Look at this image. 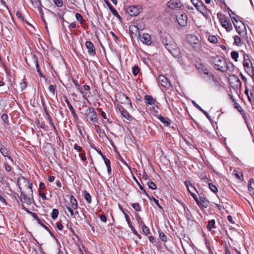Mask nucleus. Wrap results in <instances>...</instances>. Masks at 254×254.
I'll list each match as a JSON object with an SVG mask.
<instances>
[{
    "mask_svg": "<svg viewBox=\"0 0 254 254\" xmlns=\"http://www.w3.org/2000/svg\"><path fill=\"white\" fill-rule=\"evenodd\" d=\"M144 101L147 105H155L157 109H159V103L151 95H145L144 96Z\"/></svg>",
    "mask_w": 254,
    "mask_h": 254,
    "instance_id": "nucleus-14",
    "label": "nucleus"
},
{
    "mask_svg": "<svg viewBox=\"0 0 254 254\" xmlns=\"http://www.w3.org/2000/svg\"><path fill=\"white\" fill-rule=\"evenodd\" d=\"M125 217L126 218V220L127 222V223L128 227L130 228L131 227L133 226L130 222L129 216L126 213H125Z\"/></svg>",
    "mask_w": 254,
    "mask_h": 254,
    "instance_id": "nucleus-62",
    "label": "nucleus"
},
{
    "mask_svg": "<svg viewBox=\"0 0 254 254\" xmlns=\"http://www.w3.org/2000/svg\"><path fill=\"white\" fill-rule=\"evenodd\" d=\"M157 80L158 83L165 88L169 89L172 86L170 81L163 75H159Z\"/></svg>",
    "mask_w": 254,
    "mask_h": 254,
    "instance_id": "nucleus-12",
    "label": "nucleus"
},
{
    "mask_svg": "<svg viewBox=\"0 0 254 254\" xmlns=\"http://www.w3.org/2000/svg\"><path fill=\"white\" fill-rule=\"evenodd\" d=\"M101 157L103 159L106 167L111 166L110 161L108 158H107L105 156H104L103 154H101Z\"/></svg>",
    "mask_w": 254,
    "mask_h": 254,
    "instance_id": "nucleus-53",
    "label": "nucleus"
},
{
    "mask_svg": "<svg viewBox=\"0 0 254 254\" xmlns=\"http://www.w3.org/2000/svg\"><path fill=\"white\" fill-rule=\"evenodd\" d=\"M116 98L118 102L123 104H127L129 105L130 108H132V105L130 99L124 93H118L116 96Z\"/></svg>",
    "mask_w": 254,
    "mask_h": 254,
    "instance_id": "nucleus-7",
    "label": "nucleus"
},
{
    "mask_svg": "<svg viewBox=\"0 0 254 254\" xmlns=\"http://www.w3.org/2000/svg\"><path fill=\"white\" fill-rule=\"evenodd\" d=\"M16 16L20 19L21 21H24V17L22 15V13L20 11H17L16 13Z\"/></svg>",
    "mask_w": 254,
    "mask_h": 254,
    "instance_id": "nucleus-60",
    "label": "nucleus"
},
{
    "mask_svg": "<svg viewBox=\"0 0 254 254\" xmlns=\"http://www.w3.org/2000/svg\"><path fill=\"white\" fill-rule=\"evenodd\" d=\"M239 55L237 51H232L231 53V57L232 59H233L235 62L238 61V59L239 58Z\"/></svg>",
    "mask_w": 254,
    "mask_h": 254,
    "instance_id": "nucleus-43",
    "label": "nucleus"
},
{
    "mask_svg": "<svg viewBox=\"0 0 254 254\" xmlns=\"http://www.w3.org/2000/svg\"><path fill=\"white\" fill-rule=\"evenodd\" d=\"M209 188L214 193H216L218 192V189L217 187L212 183H209L208 184Z\"/></svg>",
    "mask_w": 254,
    "mask_h": 254,
    "instance_id": "nucleus-40",
    "label": "nucleus"
},
{
    "mask_svg": "<svg viewBox=\"0 0 254 254\" xmlns=\"http://www.w3.org/2000/svg\"><path fill=\"white\" fill-rule=\"evenodd\" d=\"M155 117L161 122L165 126L170 127L171 124V121L167 117H163L161 115H155Z\"/></svg>",
    "mask_w": 254,
    "mask_h": 254,
    "instance_id": "nucleus-26",
    "label": "nucleus"
},
{
    "mask_svg": "<svg viewBox=\"0 0 254 254\" xmlns=\"http://www.w3.org/2000/svg\"><path fill=\"white\" fill-rule=\"evenodd\" d=\"M31 2L34 7L42 4L41 0H31Z\"/></svg>",
    "mask_w": 254,
    "mask_h": 254,
    "instance_id": "nucleus-56",
    "label": "nucleus"
},
{
    "mask_svg": "<svg viewBox=\"0 0 254 254\" xmlns=\"http://www.w3.org/2000/svg\"><path fill=\"white\" fill-rule=\"evenodd\" d=\"M140 72V68L138 66L134 65L132 67V72L134 76H136Z\"/></svg>",
    "mask_w": 254,
    "mask_h": 254,
    "instance_id": "nucleus-45",
    "label": "nucleus"
},
{
    "mask_svg": "<svg viewBox=\"0 0 254 254\" xmlns=\"http://www.w3.org/2000/svg\"><path fill=\"white\" fill-rule=\"evenodd\" d=\"M170 54L172 55L173 57L175 58H180L181 57V52L180 50L177 46L175 48H174L171 52H170Z\"/></svg>",
    "mask_w": 254,
    "mask_h": 254,
    "instance_id": "nucleus-34",
    "label": "nucleus"
},
{
    "mask_svg": "<svg viewBox=\"0 0 254 254\" xmlns=\"http://www.w3.org/2000/svg\"><path fill=\"white\" fill-rule=\"evenodd\" d=\"M59 210L58 209L54 208L52 210L51 214V216L53 219H56L59 215Z\"/></svg>",
    "mask_w": 254,
    "mask_h": 254,
    "instance_id": "nucleus-41",
    "label": "nucleus"
},
{
    "mask_svg": "<svg viewBox=\"0 0 254 254\" xmlns=\"http://www.w3.org/2000/svg\"><path fill=\"white\" fill-rule=\"evenodd\" d=\"M129 32L131 38L133 37H139L140 32L138 27L135 25H130L129 26Z\"/></svg>",
    "mask_w": 254,
    "mask_h": 254,
    "instance_id": "nucleus-19",
    "label": "nucleus"
},
{
    "mask_svg": "<svg viewBox=\"0 0 254 254\" xmlns=\"http://www.w3.org/2000/svg\"><path fill=\"white\" fill-rule=\"evenodd\" d=\"M140 40L141 42L146 45H150L151 44V36L147 33H144L141 36L140 35Z\"/></svg>",
    "mask_w": 254,
    "mask_h": 254,
    "instance_id": "nucleus-22",
    "label": "nucleus"
},
{
    "mask_svg": "<svg viewBox=\"0 0 254 254\" xmlns=\"http://www.w3.org/2000/svg\"><path fill=\"white\" fill-rule=\"evenodd\" d=\"M85 45L87 49L88 54L91 56H95L96 55V49L93 43L90 41L85 42Z\"/></svg>",
    "mask_w": 254,
    "mask_h": 254,
    "instance_id": "nucleus-17",
    "label": "nucleus"
},
{
    "mask_svg": "<svg viewBox=\"0 0 254 254\" xmlns=\"http://www.w3.org/2000/svg\"><path fill=\"white\" fill-rule=\"evenodd\" d=\"M148 198L150 200L153 201L155 204L158 207V208L162 210H163V207L160 205L159 201L157 199H156L154 196H150L148 197Z\"/></svg>",
    "mask_w": 254,
    "mask_h": 254,
    "instance_id": "nucleus-39",
    "label": "nucleus"
},
{
    "mask_svg": "<svg viewBox=\"0 0 254 254\" xmlns=\"http://www.w3.org/2000/svg\"><path fill=\"white\" fill-rule=\"evenodd\" d=\"M176 44L173 41L171 43L167 44L166 46H165V48L169 52H171L174 48L177 47Z\"/></svg>",
    "mask_w": 254,
    "mask_h": 254,
    "instance_id": "nucleus-36",
    "label": "nucleus"
},
{
    "mask_svg": "<svg viewBox=\"0 0 254 254\" xmlns=\"http://www.w3.org/2000/svg\"><path fill=\"white\" fill-rule=\"evenodd\" d=\"M234 44L236 45H239V44L241 43V40L239 36H234Z\"/></svg>",
    "mask_w": 254,
    "mask_h": 254,
    "instance_id": "nucleus-57",
    "label": "nucleus"
},
{
    "mask_svg": "<svg viewBox=\"0 0 254 254\" xmlns=\"http://www.w3.org/2000/svg\"><path fill=\"white\" fill-rule=\"evenodd\" d=\"M43 7V6L42 4H41L40 6L38 5L36 6H34L35 8H37L38 9L41 17H43V15H44V12L42 9Z\"/></svg>",
    "mask_w": 254,
    "mask_h": 254,
    "instance_id": "nucleus-58",
    "label": "nucleus"
},
{
    "mask_svg": "<svg viewBox=\"0 0 254 254\" xmlns=\"http://www.w3.org/2000/svg\"><path fill=\"white\" fill-rule=\"evenodd\" d=\"M27 84L25 78L23 79L20 83V88L21 91L24 90L27 87Z\"/></svg>",
    "mask_w": 254,
    "mask_h": 254,
    "instance_id": "nucleus-51",
    "label": "nucleus"
},
{
    "mask_svg": "<svg viewBox=\"0 0 254 254\" xmlns=\"http://www.w3.org/2000/svg\"><path fill=\"white\" fill-rule=\"evenodd\" d=\"M75 18L80 23L82 24L83 23V17L80 13H76L75 14Z\"/></svg>",
    "mask_w": 254,
    "mask_h": 254,
    "instance_id": "nucleus-52",
    "label": "nucleus"
},
{
    "mask_svg": "<svg viewBox=\"0 0 254 254\" xmlns=\"http://www.w3.org/2000/svg\"><path fill=\"white\" fill-rule=\"evenodd\" d=\"M31 61L32 62L31 64H28L27 61H26V63L28 64V65L29 66H31V67L35 66L36 67V69H37V71L38 72L39 74L41 76H42V72L40 69V67L38 64V58L36 55H35V54L32 55L31 58Z\"/></svg>",
    "mask_w": 254,
    "mask_h": 254,
    "instance_id": "nucleus-13",
    "label": "nucleus"
},
{
    "mask_svg": "<svg viewBox=\"0 0 254 254\" xmlns=\"http://www.w3.org/2000/svg\"><path fill=\"white\" fill-rule=\"evenodd\" d=\"M196 67L199 72H203L204 74L208 70L205 66L202 63H198L196 65Z\"/></svg>",
    "mask_w": 254,
    "mask_h": 254,
    "instance_id": "nucleus-33",
    "label": "nucleus"
},
{
    "mask_svg": "<svg viewBox=\"0 0 254 254\" xmlns=\"http://www.w3.org/2000/svg\"><path fill=\"white\" fill-rule=\"evenodd\" d=\"M52 0L54 2L55 4L59 7H62L63 5V1L62 0Z\"/></svg>",
    "mask_w": 254,
    "mask_h": 254,
    "instance_id": "nucleus-55",
    "label": "nucleus"
},
{
    "mask_svg": "<svg viewBox=\"0 0 254 254\" xmlns=\"http://www.w3.org/2000/svg\"><path fill=\"white\" fill-rule=\"evenodd\" d=\"M184 184L186 187L187 188V189L189 192L190 193L191 196L193 197V196H197L194 192H193V190L196 191L197 193H198V191L196 190V189L192 186L191 183L190 181L187 180L184 182Z\"/></svg>",
    "mask_w": 254,
    "mask_h": 254,
    "instance_id": "nucleus-20",
    "label": "nucleus"
},
{
    "mask_svg": "<svg viewBox=\"0 0 254 254\" xmlns=\"http://www.w3.org/2000/svg\"><path fill=\"white\" fill-rule=\"evenodd\" d=\"M1 120L3 122L4 124L7 125H9L8 116L6 114H3L1 116Z\"/></svg>",
    "mask_w": 254,
    "mask_h": 254,
    "instance_id": "nucleus-44",
    "label": "nucleus"
},
{
    "mask_svg": "<svg viewBox=\"0 0 254 254\" xmlns=\"http://www.w3.org/2000/svg\"><path fill=\"white\" fill-rule=\"evenodd\" d=\"M99 218H100V220L102 222H103L104 223L107 222V217L104 214L100 215Z\"/></svg>",
    "mask_w": 254,
    "mask_h": 254,
    "instance_id": "nucleus-63",
    "label": "nucleus"
},
{
    "mask_svg": "<svg viewBox=\"0 0 254 254\" xmlns=\"http://www.w3.org/2000/svg\"><path fill=\"white\" fill-rule=\"evenodd\" d=\"M186 41L192 47L195 51H199L201 48V44L198 38L192 34H188L186 36Z\"/></svg>",
    "mask_w": 254,
    "mask_h": 254,
    "instance_id": "nucleus-5",
    "label": "nucleus"
},
{
    "mask_svg": "<svg viewBox=\"0 0 254 254\" xmlns=\"http://www.w3.org/2000/svg\"><path fill=\"white\" fill-rule=\"evenodd\" d=\"M30 192L28 191H20V196H19L20 200L23 203H26L28 205L31 204V200L29 197L27 196V194Z\"/></svg>",
    "mask_w": 254,
    "mask_h": 254,
    "instance_id": "nucleus-18",
    "label": "nucleus"
},
{
    "mask_svg": "<svg viewBox=\"0 0 254 254\" xmlns=\"http://www.w3.org/2000/svg\"><path fill=\"white\" fill-rule=\"evenodd\" d=\"M196 9L201 13L203 15L207 13V8L201 0H199L196 6Z\"/></svg>",
    "mask_w": 254,
    "mask_h": 254,
    "instance_id": "nucleus-25",
    "label": "nucleus"
},
{
    "mask_svg": "<svg viewBox=\"0 0 254 254\" xmlns=\"http://www.w3.org/2000/svg\"><path fill=\"white\" fill-rule=\"evenodd\" d=\"M83 108H86L85 113L83 116L86 121L90 124H92L95 127L99 124L98 121V118L97 113L95 110V109L93 107H89L86 105H84L82 107Z\"/></svg>",
    "mask_w": 254,
    "mask_h": 254,
    "instance_id": "nucleus-2",
    "label": "nucleus"
},
{
    "mask_svg": "<svg viewBox=\"0 0 254 254\" xmlns=\"http://www.w3.org/2000/svg\"><path fill=\"white\" fill-rule=\"evenodd\" d=\"M217 15L222 26L228 32L231 31L233 27L229 19L222 13H218Z\"/></svg>",
    "mask_w": 254,
    "mask_h": 254,
    "instance_id": "nucleus-6",
    "label": "nucleus"
},
{
    "mask_svg": "<svg viewBox=\"0 0 254 254\" xmlns=\"http://www.w3.org/2000/svg\"><path fill=\"white\" fill-rule=\"evenodd\" d=\"M243 66L245 71L254 80V67L248 55H244Z\"/></svg>",
    "mask_w": 254,
    "mask_h": 254,
    "instance_id": "nucleus-4",
    "label": "nucleus"
},
{
    "mask_svg": "<svg viewBox=\"0 0 254 254\" xmlns=\"http://www.w3.org/2000/svg\"><path fill=\"white\" fill-rule=\"evenodd\" d=\"M36 124L37 126H38L40 128L44 129L45 130H48V126H46L45 123H40V121L38 120H37L36 121Z\"/></svg>",
    "mask_w": 254,
    "mask_h": 254,
    "instance_id": "nucleus-42",
    "label": "nucleus"
},
{
    "mask_svg": "<svg viewBox=\"0 0 254 254\" xmlns=\"http://www.w3.org/2000/svg\"><path fill=\"white\" fill-rule=\"evenodd\" d=\"M216 222L214 219H211L208 221L207 225V229L208 231L211 232L212 229H216Z\"/></svg>",
    "mask_w": 254,
    "mask_h": 254,
    "instance_id": "nucleus-29",
    "label": "nucleus"
},
{
    "mask_svg": "<svg viewBox=\"0 0 254 254\" xmlns=\"http://www.w3.org/2000/svg\"><path fill=\"white\" fill-rule=\"evenodd\" d=\"M0 152L1 155L4 157H7L8 159H9L12 163H13V159L12 158L9 156V151L3 145H1L0 147Z\"/></svg>",
    "mask_w": 254,
    "mask_h": 254,
    "instance_id": "nucleus-24",
    "label": "nucleus"
},
{
    "mask_svg": "<svg viewBox=\"0 0 254 254\" xmlns=\"http://www.w3.org/2000/svg\"><path fill=\"white\" fill-rule=\"evenodd\" d=\"M131 206L136 211H141V206L139 205V204L137 202L132 203L131 204Z\"/></svg>",
    "mask_w": 254,
    "mask_h": 254,
    "instance_id": "nucleus-50",
    "label": "nucleus"
},
{
    "mask_svg": "<svg viewBox=\"0 0 254 254\" xmlns=\"http://www.w3.org/2000/svg\"><path fill=\"white\" fill-rule=\"evenodd\" d=\"M66 209L70 213L71 216L73 218H75V213L73 212V209L69 206H66Z\"/></svg>",
    "mask_w": 254,
    "mask_h": 254,
    "instance_id": "nucleus-61",
    "label": "nucleus"
},
{
    "mask_svg": "<svg viewBox=\"0 0 254 254\" xmlns=\"http://www.w3.org/2000/svg\"><path fill=\"white\" fill-rule=\"evenodd\" d=\"M161 40L164 46L169 44L173 41V40L170 34L166 32L161 33Z\"/></svg>",
    "mask_w": 254,
    "mask_h": 254,
    "instance_id": "nucleus-15",
    "label": "nucleus"
},
{
    "mask_svg": "<svg viewBox=\"0 0 254 254\" xmlns=\"http://www.w3.org/2000/svg\"><path fill=\"white\" fill-rule=\"evenodd\" d=\"M176 18L178 24L183 27L186 26L188 23V16L185 13H182L176 15Z\"/></svg>",
    "mask_w": 254,
    "mask_h": 254,
    "instance_id": "nucleus-16",
    "label": "nucleus"
},
{
    "mask_svg": "<svg viewBox=\"0 0 254 254\" xmlns=\"http://www.w3.org/2000/svg\"><path fill=\"white\" fill-rule=\"evenodd\" d=\"M56 90V86L54 85H50L49 87V91L53 94V95L55 94V91Z\"/></svg>",
    "mask_w": 254,
    "mask_h": 254,
    "instance_id": "nucleus-59",
    "label": "nucleus"
},
{
    "mask_svg": "<svg viewBox=\"0 0 254 254\" xmlns=\"http://www.w3.org/2000/svg\"><path fill=\"white\" fill-rule=\"evenodd\" d=\"M248 190L252 195H254V180L253 179L249 181Z\"/></svg>",
    "mask_w": 254,
    "mask_h": 254,
    "instance_id": "nucleus-31",
    "label": "nucleus"
},
{
    "mask_svg": "<svg viewBox=\"0 0 254 254\" xmlns=\"http://www.w3.org/2000/svg\"><path fill=\"white\" fill-rule=\"evenodd\" d=\"M231 86L235 90H240L241 87V82L239 78L235 75H233L229 79Z\"/></svg>",
    "mask_w": 254,
    "mask_h": 254,
    "instance_id": "nucleus-9",
    "label": "nucleus"
},
{
    "mask_svg": "<svg viewBox=\"0 0 254 254\" xmlns=\"http://www.w3.org/2000/svg\"><path fill=\"white\" fill-rule=\"evenodd\" d=\"M147 185L150 189H151L152 190H155L157 189V186L156 184L152 181L148 182L147 183Z\"/></svg>",
    "mask_w": 254,
    "mask_h": 254,
    "instance_id": "nucleus-47",
    "label": "nucleus"
},
{
    "mask_svg": "<svg viewBox=\"0 0 254 254\" xmlns=\"http://www.w3.org/2000/svg\"><path fill=\"white\" fill-rule=\"evenodd\" d=\"M159 237L162 241L167 242V237L163 232L159 231Z\"/></svg>",
    "mask_w": 254,
    "mask_h": 254,
    "instance_id": "nucleus-48",
    "label": "nucleus"
},
{
    "mask_svg": "<svg viewBox=\"0 0 254 254\" xmlns=\"http://www.w3.org/2000/svg\"><path fill=\"white\" fill-rule=\"evenodd\" d=\"M65 98V102L67 104V106L70 110V111L71 113V114L73 116V117L75 120H77L78 119V117L77 115L76 114L73 106L71 105L70 103L69 102V100H68L67 98L65 96L64 97Z\"/></svg>",
    "mask_w": 254,
    "mask_h": 254,
    "instance_id": "nucleus-27",
    "label": "nucleus"
},
{
    "mask_svg": "<svg viewBox=\"0 0 254 254\" xmlns=\"http://www.w3.org/2000/svg\"><path fill=\"white\" fill-rule=\"evenodd\" d=\"M69 199L71 205V207L73 209H76L78 208V203L76 199L72 195H70Z\"/></svg>",
    "mask_w": 254,
    "mask_h": 254,
    "instance_id": "nucleus-32",
    "label": "nucleus"
},
{
    "mask_svg": "<svg viewBox=\"0 0 254 254\" xmlns=\"http://www.w3.org/2000/svg\"><path fill=\"white\" fill-rule=\"evenodd\" d=\"M184 214L186 218L189 221H190L191 222H193V217L192 215L191 214L190 212L189 209H186V208L184 207Z\"/></svg>",
    "mask_w": 254,
    "mask_h": 254,
    "instance_id": "nucleus-35",
    "label": "nucleus"
},
{
    "mask_svg": "<svg viewBox=\"0 0 254 254\" xmlns=\"http://www.w3.org/2000/svg\"><path fill=\"white\" fill-rule=\"evenodd\" d=\"M17 185L20 191L28 190V191L31 192V194H32V183H30L24 177L21 176L18 178Z\"/></svg>",
    "mask_w": 254,
    "mask_h": 254,
    "instance_id": "nucleus-3",
    "label": "nucleus"
},
{
    "mask_svg": "<svg viewBox=\"0 0 254 254\" xmlns=\"http://www.w3.org/2000/svg\"><path fill=\"white\" fill-rule=\"evenodd\" d=\"M104 2L108 6L110 10L112 12V13H113L116 11V10L114 8V7L112 5V4L108 0H104Z\"/></svg>",
    "mask_w": 254,
    "mask_h": 254,
    "instance_id": "nucleus-49",
    "label": "nucleus"
},
{
    "mask_svg": "<svg viewBox=\"0 0 254 254\" xmlns=\"http://www.w3.org/2000/svg\"><path fill=\"white\" fill-rule=\"evenodd\" d=\"M167 6L171 9L180 8L182 4L180 0H170L167 2Z\"/></svg>",
    "mask_w": 254,
    "mask_h": 254,
    "instance_id": "nucleus-23",
    "label": "nucleus"
},
{
    "mask_svg": "<svg viewBox=\"0 0 254 254\" xmlns=\"http://www.w3.org/2000/svg\"><path fill=\"white\" fill-rule=\"evenodd\" d=\"M83 194L84 199L88 203H90L91 202V196L90 194L85 190L83 191Z\"/></svg>",
    "mask_w": 254,
    "mask_h": 254,
    "instance_id": "nucleus-38",
    "label": "nucleus"
},
{
    "mask_svg": "<svg viewBox=\"0 0 254 254\" xmlns=\"http://www.w3.org/2000/svg\"><path fill=\"white\" fill-rule=\"evenodd\" d=\"M232 20H234L235 22H233L234 25L237 32L240 35H241L242 33H243L245 29V26L242 21L239 22L238 20L235 17H232Z\"/></svg>",
    "mask_w": 254,
    "mask_h": 254,
    "instance_id": "nucleus-11",
    "label": "nucleus"
},
{
    "mask_svg": "<svg viewBox=\"0 0 254 254\" xmlns=\"http://www.w3.org/2000/svg\"><path fill=\"white\" fill-rule=\"evenodd\" d=\"M141 9L140 6L136 5L130 6L126 9L127 12L131 16H135L138 15L141 12Z\"/></svg>",
    "mask_w": 254,
    "mask_h": 254,
    "instance_id": "nucleus-10",
    "label": "nucleus"
},
{
    "mask_svg": "<svg viewBox=\"0 0 254 254\" xmlns=\"http://www.w3.org/2000/svg\"><path fill=\"white\" fill-rule=\"evenodd\" d=\"M205 74L207 75L208 77L209 78H211L212 80L215 78V76L211 72H209L208 70L205 72Z\"/></svg>",
    "mask_w": 254,
    "mask_h": 254,
    "instance_id": "nucleus-64",
    "label": "nucleus"
},
{
    "mask_svg": "<svg viewBox=\"0 0 254 254\" xmlns=\"http://www.w3.org/2000/svg\"><path fill=\"white\" fill-rule=\"evenodd\" d=\"M209 62L216 70L223 73L227 72L229 68V64L234 66L231 62H227L225 59L218 55L210 56L209 58Z\"/></svg>",
    "mask_w": 254,
    "mask_h": 254,
    "instance_id": "nucleus-1",
    "label": "nucleus"
},
{
    "mask_svg": "<svg viewBox=\"0 0 254 254\" xmlns=\"http://www.w3.org/2000/svg\"><path fill=\"white\" fill-rule=\"evenodd\" d=\"M192 104L193 105V106L196 108H197L199 111H200L210 122H212V120L211 119V118L210 117V116L209 115L208 113L206 111L204 110L197 104H196L194 101H192Z\"/></svg>",
    "mask_w": 254,
    "mask_h": 254,
    "instance_id": "nucleus-28",
    "label": "nucleus"
},
{
    "mask_svg": "<svg viewBox=\"0 0 254 254\" xmlns=\"http://www.w3.org/2000/svg\"><path fill=\"white\" fill-rule=\"evenodd\" d=\"M98 110L100 111L101 112V116L106 121H104V123H111V122H110L108 119V118L107 117V116L106 114V113L103 111L101 110V109L100 108H98L97 109Z\"/></svg>",
    "mask_w": 254,
    "mask_h": 254,
    "instance_id": "nucleus-37",
    "label": "nucleus"
},
{
    "mask_svg": "<svg viewBox=\"0 0 254 254\" xmlns=\"http://www.w3.org/2000/svg\"><path fill=\"white\" fill-rule=\"evenodd\" d=\"M120 112L121 113V114L122 116L125 117L126 119L131 121L132 119V117L131 115H130L128 112L125 110L123 107H122V111L119 109Z\"/></svg>",
    "mask_w": 254,
    "mask_h": 254,
    "instance_id": "nucleus-30",
    "label": "nucleus"
},
{
    "mask_svg": "<svg viewBox=\"0 0 254 254\" xmlns=\"http://www.w3.org/2000/svg\"><path fill=\"white\" fill-rule=\"evenodd\" d=\"M208 39L209 42L213 44H216L218 42L217 37L214 35L209 36Z\"/></svg>",
    "mask_w": 254,
    "mask_h": 254,
    "instance_id": "nucleus-46",
    "label": "nucleus"
},
{
    "mask_svg": "<svg viewBox=\"0 0 254 254\" xmlns=\"http://www.w3.org/2000/svg\"><path fill=\"white\" fill-rule=\"evenodd\" d=\"M72 80L74 84L75 85V87L77 88L78 90L80 91V93L82 95L83 98L84 99L87 100L88 97H89V95L88 94V93L85 92L82 90V88L80 86V84L79 83L78 81L77 80H75L73 78Z\"/></svg>",
    "mask_w": 254,
    "mask_h": 254,
    "instance_id": "nucleus-21",
    "label": "nucleus"
},
{
    "mask_svg": "<svg viewBox=\"0 0 254 254\" xmlns=\"http://www.w3.org/2000/svg\"><path fill=\"white\" fill-rule=\"evenodd\" d=\"M142 231L145 235L149 234L150 232L149 228L146 225H144L142 226Z\"/></svg>",
    "mask_w": 254,
    "mask_h": 254,
    "instance_id": "nucleus-54",
    "label": "nucleus"
},
{
    "mask_svg": "<svg viewBox=\"0 0 254 254\" xmlns=\"http://www.w3.org/2000/svg\"><path fill=\"white\" fill-rule=\"evenodd\" d=\"M193 198L201 209L203 208H205L208 207L209 201L204 196L199 195L198 199L197 196L194 195L193 196Z\"/></svg>",
    "mask_w": 254,
    "mask_h": 254,
    "instance_id": "nucleus-8",
    "label": "nucleus"
}]
</instances>
